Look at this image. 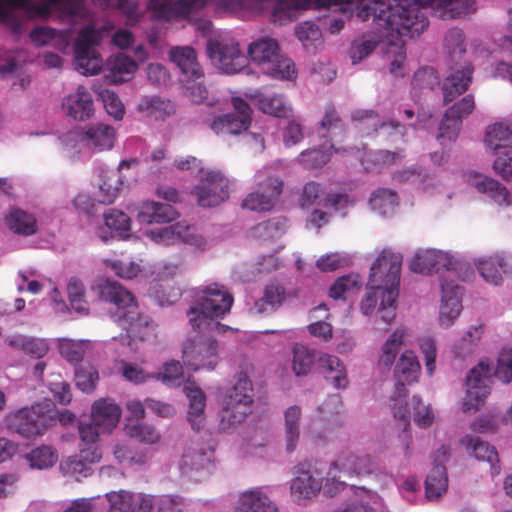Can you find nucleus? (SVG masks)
Instances as JSON below:
<instances>
[{
  "instance_id": "nucleus-56",
  "label": "nucleus",
  "mask_w": 512,
  "mask_h": 512,
  "mask_svg": "<svg viewBox=\"0 0 512 512\" xmlns=\"http://www.w3.org/2000/svg\"><path fill=\"white\" fill-rule=\"evenodd\" d=\"M26 458L30 467L43 470L52 467L57 462L58 454L51 446L42 445L33 449Z\"/></svg>"
},
{
  "instance_id": "nucleus-48",
  "label": "nucleus",
  "mask_w": 512,
  "mask_h": 512,
  "mask_svg": "<svg viewBox=\"0 0 512 512\" xmlns=\"http://www.w3.org/2000/svg\"><path fill=\"white\" fill-rule=\"evenodd\" d=\"M478 270L482 277L494 285L502 281V274L506 272L507 263L501 255H494L477 262Z\"/></svg>"
},
{
  "instance_id": "nucleus-7",
  "label": "nucleus",
  "mask_w": 512,
  "mask_h": 512,
  "mask_svg": "<svg viewBox=\"0 0 512 512\" xmlns=\"http://www.w3.org/2000/svg\"><path fill=\"white\" fill-rule=\"evenodd\" d=\"M11 429L25 438H34L55 425L56 409L50 402L37 403L18 410L6 417Z\"/></svg>"
},
{
  "instance_id": "nucleus-42",
  "label": "nucleus",
  "mask_w": 512,
  "mask_h": 512,
  "mask_svg": "<svg viewBox=\"0 0 512 512\" xmlns=\"http://www.w3.org/2000/svg\"><path fill=\"white\" fill-rule=\"evenodd\" d=\"M484 144L487 150L494 153L512 147V125L503 122L489 125L485 132Z\"/></svg>"
},
{
  "instance_id": "nucleus-23",
  "label": "nucleus",
  "mask_w": 512,
  "mask_h": 512,
  "mask_svg": "<svg viewBox=\"0 0 512 512\" xmlns=\"http://www.w3.org/2000/svg\"><path fill=\"white\" fill-rule=\"evenodd\" d=\"M63 113L76 121H85L94 114V104L91 94L80 85L62 100Z\"/></svg>"
},
{
  "instance_id": "nucleus-24",
  "label": "nucleus",
  "mask_w": 512,
  "mask_h": 512,
  "mask_svg": "<svg viewBox=\"0 0 512 512\" xmlns=\"http://www.w3.org/2000/svg\"><path fill=\"white\" fill-rule=\"evenodd\" d=\"M266 192L250 193L243 201L242 206L252 211H269L275 205L282 192L283 181L276 177H269L262 185Z\"/></svg>"
},
{
  "instance_id": "nucleus-9",
  "label": "nucleus",
  "mask_w": 512,
  "mask_h": 512,
  "mask_svg": "<svg viewBox=\"0 0 512 512\" xmlns=\"http://www.w3.org/2000/svg\"><path fill=\"white\" fill-rule=\"evenodd\" d=\"M206 50L212 64L226 74H236L248 65L239 43L232 38L210 39Z\"/></svg>"
},
{
  "instance_id": "nucleus-22",
  "label": "nucleus",
  "mask_w": 512,
  "mask_h": 512,
  "mask_svg": "<svg viewBox=\"0 0 512 512\" xmlns=\"http://www.w3.org/2000/svg\"><path fill=\"white\" fill-rule=\"evenodd\" d=\"M441 305L439 312V323L442 327L448 328L454 320L460 315L461 305V288L454 281L441 282Z\"/></svg>"
},
{
  "instance_id": "nucleus-38",
  "label": "nucleus",
  "mask_w": 512,
  "mask_h": 512,
  "mask_svg": "<svg viewBox=\"0 0 512 512\" xmlns=\"http://www.w3.org/2000/svg\"><path fill=\"white\" fill-rule=\"evenodd\" d=\"M82 140L89 148L98 151L111 149L114 145L115 131L111 126L103 123L92 124L86 128Z\"/></svg>"
},
{
  "instance_id": "nucleus-47",
  "label": "nucleus",
  "mask_w": 512,
  "mask_h": 512,
  "mask_svg": "<svg viewBox=\"0 0 512 512\" xmlns=\"http://www.w3.org/2000/svg\"><path fill=\"white\" fill-rule=\"evenodd\" d=\"M251 412L252 408L243 407V405L236 406L222 401L219 424L220 429L222 431L234 430Z\"/></svg>"
},
{
  "instance_id": "nucleus-35",
  "label": "nucleus",
  "mask_w": 512,
  "mask_h": 512,
  "mask_svg": "<svg viewBox=\"0 0 512 512\" xmlns=\"http://www.w3.org/2000/svg\"><path fill=\"white\" fill-rule=\"evenodd\" d=\"M461 444L467 448L469 453L477 460L487 461L491 464V473L498 475L500 466L498 465V453L488 442L480 440L479 437L466 435L461 439Z\"/></svg>"
},
{
  "instance_id": "nucleus-17",
  "label": "nucleus",
  "mask_w": 512,
  "mask_h": 512,
  "mask_svg": "<svg viewBox=\"0 0 512 512\" xmlns=\"http://www.w3.org/2000/svg\"><path fill=\"white\" fill-rule=\"evenodd\" d=\"M394 416L404 421L405 428L413 417L415 423L420 427L432 424L434 414L431 408L424 405L419 397H412L409 403L402 404L401 398L392 397Z\"/></svg>"
},
{
  "instance_id": "nucleus-31",
  "label": "nucleus",
  "mask_w": 512,
  "mask_h": 512,
  "mask_svg": "<svg viewBox=\"0 0 512 512\" xmlns=\"http://www.w3.org/2000/svg\"><path fill=\"white\" fill-rule=\"evenodd\" d=\"M183 392L189 401L188 421L193 430L200 431L205 425L206 396L193 384L185 385Z\"/></svg>"
},
{
  "instance_id": "nucleus-50",
  "label": "nucleus",
  "mask_w": 512,
  "mask_h": 512,
  "mask_svg": "<svg viewBox=\"0 0 512 512\" xmlns=\"http://www.w3.org/2000/svg\"><path fill=\"white\" fill-rule=\"evenodd\" d=\"M371 208L380 215H392L398 205L397 195L394 191L380 188L374 191L370 198Z\"/></svg>"
},
{
  "instance_id": "nucleus-44",
  "label": "nucleus",
  "mask_w": 512,
  "mask_h": 512,
  "mask_svg": "<svg viewBox=\"0 0 512 512\" xmlns=\"http://www.w3.org/2000/svg\"><path fill=\"white\" fill-rule=\"evenodd\" d=\"M448 488L446 468L442 464L433 465L425 480V497L429 501H437Z\"/></svg>"
},
{
  "instance_id": "nucleus-30",
  "label": "nucleus",
  "mask_w": 512,
  "mask_h": 512,
  "mask_svg": "<svg viewBox=\"0 0 512 512\" xmlns=\"http://www.w3.org/2000/svg\"><path fill=\"white\" fill-rule=\"evenodd\" d=\"M178 212L170 205L156 201L142 203L137 219L142 224H163L176 220Z\"/></svg>"
},
{
  "instance_id": "nucleus-15",
  "label": "nucleus",
  "mask_w": 512,
  "mask_h": 512,
  "mask_svg": "<svg viewBox=\"0 0 512 512\" xmlns=\"http://www.w3.org/2000/svg\"><path fill=\"white\" fill-rule=\"evenodd\" d=\"M456 266L457 261L453 256L436 249H420L410 262L411 270L421 274L439 272L442 269L451 271L455 270Z\"/></svg>"
},
{
  "instance_id": "nucleus-41",
  "label": "nucleus",
  "mask_w": 512,
  "mask_h": 512,
  "mask_svg": "<svg viewBox=\"0 0 512 512\" xmlns=\"http://www.w3.org/2000/svg\"><path fill=\"white\" fill-rule=\"evenodd\" d=\"M469 182L480 193L488 195L498 205L508 206L511 204V198L506 187L496 180L483 175H474L469 179Z\"/></svg>"
},
{
  "instance_id": "nucleus-36",
  "label": "nucleus",
  "mask_w": 512,
  "mask_h": 512,
  "mask_svg": "<svg viewBox=\"0 0 512 512\" xmlns=\"http://www.w3.org/2000/svg\"><path fill=\"white\" fill-rule=\"evenodd\" d=\"M5 343L12 349L36 359L44 357L49 351L46 340L23 334L7 336Z\"/></svg>"
},
{
  "instance_id": "nucleus-12",
  "label": "nucleus",
  "mask_w": 512,
  "mask_h": 512,
  "mask_svg": "<svg viewBox=\"0 0 512 512\" xmlns=\"http://www.w3.org/2000/svg\"><path fill=\"white\" fill-rule=\"evenodd\" d=\"M229 180L218 171H208L201 178L194 192L202 207H214L229 197Z\"/></svg>"
},
{
  "instance_id": "nucleus-54",
  "label": "nucleus",
  "mask_w": 512,
  "mask_h": 512,
  "mask_svg": "<svg viewBox=\"0 0 512 512\" xmlns=\"http://www.w3.org/2000/svg\"><path fill=\"white\" fill-rule=\"evenodd\" d=\"M362 286V280L358 274H348L339 277L330 287L329 294L335 299H345L347 295L356 293Z\"/></svg>"
},
{
  "instance_id": "nucleus-33",
  "label": "nucleus",
  "mask_w": 512,
  "mask_h": 512,
  "mask_svg": "<svg viewBox=\"0 0 512 512\" xmlns=\"http://www.w3.org/2000/svg\"><path fill=\"white\" fill-rule=\"evenodd\" d=\"M425 8H431L438 18L452 19L465 16L475 10L471 0H423Z\"/></svg>"
},
{
  "instance_id": "nucleus-3",
  "label": "nucleus",
  "mask_w": 512,
  "mask_h": 512,
  "mask_svg": "<svg viewBox=\"0 0 512 512\" xmlns=\"http://www.w3.org/2000/svg\"><path fill=\"white\" fill-rule=\"evenodd\" d=\"M86 15L84 0H0V22L15 33L22 31L25 19L59 18L76 24Z\"/></svg>"
},
{
  "instance_id": "nucleus-46",
  "label": "nucleus",
  "mask_w": 512,
  "mask_h": 512,
  "mask_svg": "<svg viewBox=\"0 0 512 512\" xmlns=\"http://www.w3.org/2000/svg\"><path fill=\"white\" fill-rule=\"evenodd\" d=\"M325 379L336 389H345L349 384L344 364L336 356L322 358Z\"/></svg>"
},
{
  "instance_id": "nucleus-2",
  "label": "nucleus",
  "mask_w": 512,
  "mask_h": 512,
  "mask_svg": "<svg viewBox=\"0 0 512 512\" xmlns=\"http://www.w3.org/2000/svg\"><path fill=\"white\" fill-rule=\"evenodd\" d=\"M402 259L401 254L384 249L373 262L367 291L360 303L364 315L376 312L386 324L395 319Z\"/></svg>"
},
{
  "instance_id": "nucleus-37",
  "label": "nucleus",
  "mask_w": 512,
  "mask_h": 512,
  "mask_svg": "<svg viewBox=\"0 0 512 512\" xmlns=\"http://www.w3.org/2000/svg\"><path fill=\"white\" fill-rule=\"evenodd\" d=\"M138 68L137 63L129 56L119 53L111 56L107 62L106 77L114 84L129 81Z\"/></svg>"
},
{
  "instance_id": "nucleus-10",
  "label": "nucleus",
  "mask_w": 512,
  "mask_h": 512,
  "mask_svg": "<svg viewBox=\"0 0 512 512\" xmlns=\"http://www.w3.org/2000/svg\"><path fill=\"white\" fill-rule=\"evenodd\" d=\"M145 236L155 244L163 246L185 243L200 250H205L207 247L205 238L198 234L196 230L190 227L185 221L147 230Z\"/></svg>"
},
{
  "instance_id": "nucleus-64",
  "label": "nucleus",
  "mask_w": 512,
  "mask_h": 512,
  "mask_svg": "<svg viewBox=\"0 0 512 512\" xmlns=\"http://www.w3.org/2000/svg\"><path fill=\"white\" fill-rule=\"evenodd\" d=\"M355 493L361 496V503H353L337 512H370L372 504L377 505L381 502L380 497L376 493L367 490L364 487H356Z\"/></svg>"
},
{
  "instance_id": "nucleus-5",
  "label": "nucleus",
  "mask_w": 512,
  "mask_h": 512,
  "mask_svg": "<svg viewBox=\"0 0 512 512\" xmlns=\"http://www.w3.org/2000/svg\"><path fill=\"white\" fill-rule=\"evenodd\" d=\"M232 303L233 298L224 286L209 285L201 290L196 304L188 310L189 322L199 332L222 333L228 327L216 321L215 318L229 312Z\"/></svg>"
},
{
  "instance_id": "nucleus-26",
  "label": "nucleus",
  "mask_w": 512,
  "mask_h": 512,
  "mask_svg": "<svg viewBox=\"0 0 512 512\" xmlns=\"http://www.w3.org/2000/svg\"><path fill=\"white\" fill-rule=\"evenodd\" d=\"M137 111L150 120L165 121L175 114L176 108L174 103L167 98L158 95H146L139 100Z\"/></svg>"
},
{
  "instance_id": "nucleus-1",
  "label": "nucleus",
  "mask_w": 512,
  "mask_h": 512,
  "mask_svg": "<svg viewBox=\"0 0 512 512\" xmlns=\"http://www.w3.org/2000/svg\"><path fill=\"white\" fill-rule=\"evenodd\" d=\"M311 6L336 7L342 13L366 21L373 16L376 25L383 29V37L392 44L404 37L419 35L428 26L422 12L423 0H311Z\"/></svg>"
},
{
  "instance_id": "nucleus-29",
  "label": "nucleus",
  "mask_w": 512,
  "mask_h": 512,
  "mask_svg": "<svg viewBox=\"0 0 512 512\" xmlns=\"http://www.w3.org/2000/svg\"><path fill=\"white\" fill-rule=\"evenodd\" d=\"M129 163L121 161L118 169H104L100 172L98 201L102 204H111L117 198L123 185V177L120 170L128 167Z\"/></svg>"
},
{
  "instance_id": "nucleus-16",
  "label": "nucleus",
  "mask_w": 512,
  "mask_h": 512,
  "mask_svg": "<svg viewBox=\"0 0 512 512\" xmlns=\"http://www.w3.org/2000/svg\"><path fill=\"white\" fill-rule=\"evenodd\" d=\"M474 108V97L472 95H466L445 112L438 135V138L442 140V144L446 139L454 141L457 138L461 126V119L472 113Z\"/></svg>"
},
{
  "instance_id": "nucleus-61",
  "label": "nucleus",
  "mask_w": 512,
  "mask_h": 512,
  "mask_svg": "<svg viewBox=\"0 0 512 512\" xmlns=\"http://www.w3.org/2000/svg\"><path fill=\"white\" fill-rule=\"evenodd\" d=\"M93 91L103 102L104 107L109 115H111L116 120H121L123 118L125 113L124 105L115 92L109 89H102L97 86H93Z\"/></svg>"
},
{
  "instance_id": "nucleus-6",
  "label": "nucleus",
  "mask_w": 512,
  "mask_h": 512,
  "mask_svg": "<svg viewBox=\"0 0 512 512\" xmlns=\"http://www.w3.org/2000/svg\"><path fill=\"white\" fill-rule=\"evenodd\" d=\"M251 61L260 70L275 79L294 81L297 77L295 63L281 54L278 41L269 36H262L252 41L247 48Z\"/></svg>"
},
{
  "instance_id": "nucleus-4",
  "label": "nucleus",
  "mask_w": 512,
  "mask_h": 512,
  "mask_svg": "<svg viewBox=\"0 0 512 512\" xmlns=\"http://www.w3.org/2000/svg\"><path fill=\"white\" fill-rule=\"evenodd\" d=\"M100 297L116 305L115 321L127 331L131 339H150L154 336L155 325L153 321L142 314L137 306L135 297L122 285L108 279L102 280L99 285Z\"/></svg>"
},
{
  "instance_id": "nucleus-25",
  "label": "nucleus",
  "mask_w": 512,
  "mask_h": 512,
  "mask_svg": "<svg viewBox=\"0 0 512 512\" xmlns=\"http://www.w3.org/2000/svg\"><path fill=\"white\" fill-rule=\"evenodd\" d=\"M234 512H279L275 501L261 488L240 494Z\"/></svg>"
},
{
  "instance_id": "nucleus-27",
  "label": "nucleus",
  "mask_w": 512,
  "mask_h": 512,
  "mask_svg": "<svg viewBox=\"0 0 512 512\" xmlns=\"http://www.w3.org/2000/svg\"><path fill=\"white\" fill-rule=\"evenodd\" d=\"M120 407L109 399H99L91 407V419L102 429V433H110L119 423Z\"/></svg>"
},
{
  "instance_id": "nucleus-39",
  "label": "nucleus",
  "mask_w": 512,
  "mask_h": 512,
  "mask_svg": "<svg viewBox=\"0 0 512 512\" xmlns=\"http://www.w3.org/2000/svg\"><path fill=\"white\" fill-rule=\"evenodd\" d=\"M251 100L263 113L275 117H287L291 107L283 95H266L262 92H255L250 95Z\"/></svg>"
},
{
  "instance_id": "nucleus-62",
  "label": "nucleus",
  "mask_w": 512,
  "mask_h": 512,
  "mask_svg": "<svg viewBox=\"0 0 512 512\" xmlns=\"http://www.w3.org/2000/svg\"><path fill=\"white\" fill-rule=\"evenodd\" d=\"M90 347L91 343L88 340L63 339L59 343L60 354L69 362H80Z\"/></svg>"
},
{
  "instance_id": "nucleus-45",
  "label": "nucleus",
  "mask_w": 512,
  "mask_h": 512,
  "mask_svg": "<svg viewBox=\"0 0 512 512\" xmlns=\"http://www.w3.org/2000/svg\"><path fill=\"white\" fill-rule=\"evenodd\" d=\"M253 387L250 379L240 374L234 386L226 393L223 402L234 404L236 406L251 408L253 404Z\"/></svg>"
},
{
  "instance_id": "nucleus-53",
  "label": "nucleus",
  "mask_w": 512,
  "mask_h": 512,
  "mask_svg": "<svg viewBox=\"0 0 512 512\" xmlns=\"http://www.w3.org/2000/svg\"><path fill=\"white\" fill-rule=\"evenodd\" d=\"M30 37L36 46H43L49 43H53V45H58L61 50H64L69 46V42L71 39V36L68 31H61L59 33L61 43H58L59 40L56 38V30L48 27H39L34 29L30 33Z\"/></svg>"
},
{
  "instance_id": "nucleus-57",
  "label": "nucleus",
  "mask_w": 512,
  "mask_h": 512,
  "mask_svg": "<svg viewBox=\"0 0 512 512\" xmlns=\"http://www.w3.org/2000/svg\"><path fill=\"white\" fill-rule=\"evenodd\" d=\"M321 487L322 483L318 479L308 472H303L293 480L291 491L293 494H297L299 498H309L317 494Z\"/></svg>"
},
{
  "instance_id": "nucleus-19",
  "label": "nucleus",
  "mask_w": 512,
  "mask_h": 512,
  "mask_svg": "<svg viewBox=\"0 0 512 512\" xmlns=\"http://www.w3.org/2000/svg\"><path fill=\"white\" fill-rule=\"evenodd\" d=\"M101 459V453L97 447L81 448L80 454L69 456L62 460L59 468L63 475L70 476L76 480L86 478L91 475L90 464L96 463Z\"/></svg>"
},
{
  "instance_id": "nucleus-32",
  "label": "nucleus",
  "mask_w": 512,
  "mask_h": 512,
  "mask_svg": "<svg viewBox=\"0 0 512 512\" xmlns=\"http://www.w3.org/2000/svg\"><path fill=\"white\" fill-rule=\"evenodd\" d=\"M302 408L291 405L283 413V431L285 450L292 453L296 450L301 435Z\"/></svg>"
},
{
  "instance_id": "nucleus-40",
  "label": "nucleus",
  "mask_w": 512,
  "mask_h": 512,
  "mask_svg": "<svg viewBox=\"0 0 512 512\" xmlns=\"http://www.w3.org/2000/svg\"><path fill=\"white\" fill-rule=\"evenodd\" d=\"M211 457V449L190 446L184 450L179 467L183 474L189 475L194 471L207 468L211 462Z\"/></svg>"
},
{
  "instance_id": "nucleus-14",
  "label": "nucleus",
  "mask_w": 512,
  "mask_h": 512,
  "mask_svg": "<svg viewBox=\"0 0 512 512\" xmlns=\"http://www.w3.org/2000/svg\"><path fill=\"white\" fill-rule=\"evenodd\" d=\"M232 105L236 113L224 114L211 121L210 128L216 134L236 135L249 127L252 110L248 103L239 97H233Z\"/></svg>"
},
{
  "instance_id": "nucleus-18",
  "label": "nucleus",
  "mask_w": 512,
  "mask_h": 512,
  "mask_svg": "<svg viewBox=\"0 0 512 512\" xmlns=\"http://www.w3.org/2000/svg\"><path fill=\"white\" fill-rule=\"evenodd\" d=\"M372 470L373 463L369 456L343 452L331 464L328 475H330L333 480L338 477L337 472L347 476L362 477L369 475Z\"/></svg>"
},
{
  "instance_id": "nucleus-28",
  "label": "nucleus",
  "mask_w": 512,
  "mask_h": 512,
  "mask_svg": "<svg viewBox=\"0 0 512 512\" xmlns=\"http://www.w3.org/2000/svg\"><path fill=\"white\" fill-rule=\"evenodd\" d=\"M412 332L405 327L397 328L384 342L381 347V354L378 365L381 368L390 370L395 362L399 349L411 342Z\"/></svg>"
},
{
  "instance_id": "nucleus-43",
  "label": "nucleus",
  "mask_w": 512,
  "mask_h": 512,
  "mask_svg": "<svg viewBox=\"0 0 512 512\" xmlns=\"http://www.w3.org/2000/svg\"><path fill=\"white\" fill-rule=\"evenodd\" d=\"M285 297V287L278 281H272L265 286L263 296L255 302L254 308L258 314L275 311L282 305Z\"/></svg>"
},
{
  "instance_id": "nucleus-13",
  "label": "nucleus",
  "mask_w": 512,
  "mask_h": 512,
  "mask_svg": "<svg viewBox=\"0 0 512 512\" xmlns=\"http://www.w3.org/2000/svg\"><path fill=\"white\" fill-rule=\"evenodd\" d=\"M183 362L193 370L214 369L218 362V345L211 338L188 341L183 348Z\"/></svg>"
},
{
  "instance_id": "nucleus-11",
  "label": "nucleus",
  "mask_w": 512,
  "mask_h": 512,
  "mask_svg": "<svg viewBox=\"0 0 512 512\" xmlns=\"http://www.w3.org/2000/svg\"><path fill=\"white\" fill-rule=\"evenodd\" d=\"M490 367L480 362L472 368L466 379V395L463 398L462 410L467 414H474L489 395Z\"/></svg>"
},
{
  "instance_id": "nucleus-20",
  "label": "nucleus",
  "mask_w": 512,
  "mask_h": 512,
  "mask_svg": "<svg viewBox=\"0 0 512 512\" xmlns=\"http://www.w3.org/2000/svg\"><path fill=\"white\" fill-rule=\"evenodd\" d=\"M420 374L419 361L411 350L403 352L396 363L394 377L396 380L395 393L392 397L403 398L406 396L405 385L417 381Z\"/></svg>"
},
{
  "instance_id": "nucleus-55",
  "label": "nucleus",
  "mask_w": 512,
  "mask_h": 512,
  "mask_svg": "<svg viewBox=\"0 0 512 512\" xmlns=\"http://www.w3.org/2000/svg\"><path fill=\"white\" fill-rule=\"evenodd\" d=\"M314 363V354L306 346L295 344L292 349V370L296 376L307 375Z\"/></svg>"
},
{
  "instance_id": "nucleus-8",
  "label": "nucleus",
  "mask_w": 512,
  "mask_h": 512,
  "mask_svg": "<svg viewBox=\"0 0 512 512\" xmlns=\"http://www.w3.org/2000/svg\"><path fill=\"white\" fill-rule=\"evenodd\" d=\"M106 26L87 25L81 29L74 44L76 70L83 75H96L103 67V59L96 50Z\"/></svg>"
},
{
  "instance_id": "nucleus-60",
  "label": "nucleus",
  "mask_w": 512,
  "mask_h": 512,
  "mask_svg": "<svg viewBox=\"0 0 512 512\" xmlns=\"http://www.w3.org/2000/svg\"><path fill=\"white\" fill-rule=\"evenodd\" d=\"M285 230V220L275 218L257 224L252 230V235L255 238L268 241L279 238Z\"/></svg>"
},
{
  "instance_id": "nucleus-59",
  "label": "nucleus",
  "mask_w": 512,
  "mask_h": 512,
  "mask_svg": "<svg viewBox=\"0 0 512 512\" xmlns=\"http://www.w3.org/2000/svg\"><path fill=\"white\" fill-rule=\"evenodd\" d=\"M125 433L145 444H155L160 441V433L151 425L145 423H129L125 425Z\"/></svg>"
},
{
  "instance_id": "nucleus-21",
  "label": "nucleus",
  "mask_w": 512,
  "mask_h": 512,
  "mask_svg": "<svg viewBox=\"0 0 512 512\" xmlns=\"http://www.w3.org/2000/svg\"><path fill=\"white\" fill-rule=\"evenodd\" d=\"M473 67L469 63H459L451 67L442 84L443 100L447 104L464 93L472 83Z\"/></svg>"
},
{
  "instance_id": "nucleus-52",
  "label": "nucleus",
  "mask_w": 512,
  "mask_h": 512,
  "mask_svg": "<svg viewBox=\"0 0 512 512\" xmlns=\"http://www.w3.org/2000/svg\"><path fill=\"white\" fill-rule=\"evenodd\" d=\"M444 49L450 61L458 65L462 56L466 53V44L462 30L453 28L446 33Z\"/></svg>"
},
{
  "instance_id": "nucleus-51",
  "label": "nucleus",
  "mask_w": 512,
  "mask_h": 512,
  "mask_svg": "<svg viewBox=\"0 0 512 512\" xmlns=\"http://www.w3.org/2000/svg\"><path fill=\"white\" fill-rule=\"evenodd\" d=\"M295 35L304 49L312 52L322 42V32L317 24L305 21L295 26Z\"/></svg>"
},
{
  "instance_id": "nucleus-34",
  "label": "nucleus",
  "mask_w": 512,
  "mask_h": 512,
  "mask_svg": "<svg viewBox=\"0 0 512 512\" xmlns=\"http://www.w3.org/2000/svg\"><path fill=\"white\" fill-rule=\"evenodd\" d=\"M170 60L190 78H202L203 71L197 61L196 52L190 46L172 47L169 51Z\"/></svg>"
},
{
  "instance_id": "nucleus-63",
  "label": "nucleus",
  "mask_w": 512,
  "mask_h": 512,
  "mask_svg": "<svg viewBox=\"0 0 512 512\" xmlns=\"http://www.w3.org/2000/svg\"><path fill=\"white\" fill-rule=\"evenodd\" d=\"M109 502L108 512H133V493L120 490L106 494Z\"/></svg>"
},
{
  "instance_id": "nucleus-49",
  "label": "nucleus",
  "mask_w": 512,
  "mask_h": 512,
  "mask_svg": "<svg viewBox=\"0 0 512 512\" xmlns=\"http://www.w3.org/2000/svg\"><path fill=\"white\" fill-rule=\"evenodd\" d=\"M380 38L377 33L369 32L355 39L350 48L352 63L357 64L368 57L378 46Z\"/></svg>"
},
{
  "instance_id": "nucleus-58",
  "label": "nucleus",
  "mask_w": 512,
  "mask_h": 512,
  "mask_svg": "<svg viewBox=\"0 0 512 512\" xmlns=\"http://www.w3.org/2000/svg\"><path fill=\"white\" fill-rule=\"evenodd\" d=\"M9 227L18 234L32 235L36 231V221L34 217L23 210H13L8 219Z\"/></svg>"
}]
</instances>
